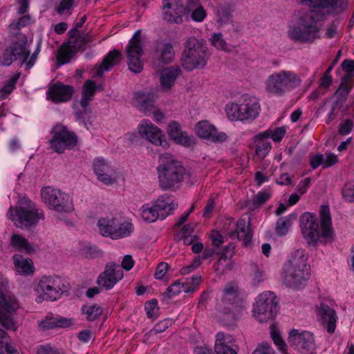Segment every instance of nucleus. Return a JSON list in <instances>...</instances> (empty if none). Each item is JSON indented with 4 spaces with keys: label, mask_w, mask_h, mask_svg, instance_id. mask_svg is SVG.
<instances>
[{
    "label": "nucleus",
    "mask_w": 354,
    "mask_h": 354,
    "mask_svg": "<svg viewBox=\"0 0 354 354\" xmlns=\"http://www.w3.org/2000/svg\"><path fill=\"white\" fill-rule=\"evenodd\" d=\"M307 257L303 250H297L283 268V283L288 287L299 289L304 286L310 277Z\"/></svg>",
    "instance_id": "nucleus-4"
},
{
    "label": "nucleus",
    "mask_w": 354,
    "mask_h": 354,
    "mask_svg": "<svg viewBox=\"0 0 354 354\" xmlns=\"http://www.w3.org/2000/svg\"><path fill=\"white\" fill-rule=\"evenodd\" d=\"M218 21L222 24L227 23L232 18L230 8L227 6H221L218 8Z\"/></svg>",
    "instance_id": "nucleus-52"
},
{
    "label": "nucleus",
    "mask_w": 354,
    "mask_h": 354,
    "mask_svg": "<svg viewBox=\"0 0 354 354\" xmlns=\"http://www.w3.org/2000/svg\"><path fill=\"white\" fill-rule=\"evenodd\" d=\"M342 196L349 202L354 201V185L346 183L342 190Z\"/></svg>",
    "instance_id": "nucleus-57"
},
{
    "label": "nucleus",
    "mask_w": 354,
    "mask_h": 354,
    "mask_svg": "<svg viewBox=\"0 0 354 354\" xmlns=\"http://www.w3.org/2000/svg\"><path fill=\"white\" fill-rule=\"evenodd\" d=\"M138 133L142 138H146L153 145L163 147L167 146V142L162 131L149 120L142 122L138 126Z\"/></svg>",
    "instance_id": "nucleus-21"
},
{
    "label": "nucleus",
    "mask_w": 354,
    "mask_h": 354,
    "mask_svg": "<svg viewBox=\"0 0 354 354\" xmlns=\"http://www.w3.org/2000/svg\"><path fill=\"white\" fill-rule=\"evenodd\" d=\"M8 216L15 227L21 230H30L35 227L39 220L45 218L43 210L37 208L27 197L21 198L15 207L10 206Z\"/></svg>",
    "instance_id": "nucleus-5"
},
{
    "label": "nucleus",
    "mask_w": 354,
    "mask_h": 354,
    "mask_svg": "<svg viewBox=\"0 0 354 354\" xmlns=\"http://www.w3.org/2000/svg\"><path fill=\"white\" fill-rule=\"evenodd\" d=\"M352 88L353 86L350 84V82L345 80H341L340 85L334 94L335 100L334 101L333 104H335V106L341 107L344 113H346L348 109V106H346L345 108H343V105L346 101L348 95Z\"/></svg>",
    "instance_id": "nucleus-31"
},
{
    "label": "nucleus",
    "mask_w": 354,
    "mask_h": 354,
    "mask_svg": "<svg viewBox=\"0 0 354 354\" xmlns=\"http://www.w3.org/2000/svg\"><path fill=\"white\" fill-rule=\"evenodd\" d=\"M12 260L17 272L21 275L26 276L33 273L34 266L30 259L15 254L12 256Z\"/></svg>",
    "instance_id": "nucleus-33"
},
{
    "label": "nucleus",
    "mask_w": 354,
    "mask_h": 354,
    "mask_svg": "<svg viewBox=\"0 0 354 354\" xmlns=\"http://www.w3.org/2000/svg\"><path fill=\"white\" fill-rule=\"evenodd\" d=\"M278 310V301L274 293L270 291L259 295L253 304V316L259 322L273 319Z\"/></svg>",
    "instance_id": "nucleus-10"
},
{
    "label": "nucleus",
    "mask_w": 354,
    "mask_h": 354,
    "mask_svg": "<svg viewBox=\"0 0 354 354\" xmlns=\"http://www.w3.org/2000/svg\"><path fill=\"white\" fill-rule=\"evenodd\" d=\"M37 354H64L59 349L50 344L40 345L37 348Z\"/></svg>",
    "instance_id": "nucleus-56"
},
{
    "label": "nucleus",
    "mask_w": 354,
    "mask_h": 354,
    "mask_svg": "<svg viewBox=\"0 0 354 354\" xmlns=\"http://www.w3.org/2000/svg\"><path fill=\"white\" fill-rule=\"evenodd\" d=\"M250 225V219L248 223L245 219H239L236 223L235 230L230 234V237H236L238 240L243 241L244 246H248L251 243L253 236V230Z\"/></svg>",
    "instance_id": "nucleus-26"
},
{
    "label": "nucleus",
    "mask_w": 354,
    "mask_h": 354,
    "mask_svg": "<svg viewBox=\"0 0 354 354\" xmlns=\"http://www.w3.org/2000/svg\"><path fill=\"white\" fill-rule=\"evenodd\" d=\"M10 245L16 250L24 251L28 254H31L35 252L32 245L22 235L13 234L10 238Z\"/></svg>",
    "instance_id": "nucleus-35"
},
{
    "label": "nucleus",
    "mask_w": 354,
    "mask_h": 354,
    "mask_svg": "<svg viewBox=\"0 0 354 354\" xmlns=\"http://www.w3.org/2000/svg\"><path fill=\"white\" fill-rule=\"evenodd\" d=\"M190 0H162L163 19L170 24H182L183 17L190 11Z\"/></svg>",
    "instance_id": "nucleus-14"
},
{
    "label": "nucleus",
    "mask_w": 354,
    "mask_h": 354,
    "mask_svg": "<svg viewBox=\"0 0 354 354\" xmlns=\"http://www.w3.org/2000/svg\"><path fill=\"white\" fill-rule=\"evenodd\" d=\"M158 309V301L156 299H153L145 304V310L147 315L149 318H156V315L154 313L155 309Z\"/></svg>",
    "instance_id": "nucleus-60"
},
{
    "label": "nucleus",
    "mask_w": 354,
    "mask_h": 354,
    "mask_svg": "<svg viewBox=\"0 0 354 354\" xmlns=\"http://www.w3.org/2000/svg\"><path fill=\"white\" fill-rule=\"evenodd\" d=\"M169 268V264L166 262H162L157 266L154 277L156 279H162Z\"/></svg>",
    "instance_id": "nucleus-63"
},
{
    "label": "nucleus",
    "mask_w": 354,
    "mask_h": 354,
    "mask_svg": "<svg viewBox=\"0 0 354 354\" xmlns=\"http://www.w3.org/2000/svg\"><path fill=\"white\" fill-rule=\"evenodd\" d=\"M271 337L275 345L277 346L278 349L283 354H287V346L284 341L283 340V339L281 338L280 334L275 330H272L271 332Z\"/></svg>",
    "instance_id": "nucleus-54"
},
{
    "label": "nucleus",
    "mask_w": 354,
    "mask_h": 354,
    "mask_svg": "<svg viewBox=\"0 0 354 354\" xmlns=\"http://www.w3.org/2000/svg\"><path fill=\"white\" fill-rule=\"evenodd\" d=\"M71 324V319L60 316L46 317L45 319L38 322L39 327L43 330L55 328H66Z\"/></svg>",
    "instance_id": "nucleus-32"
},
{
    "label": "nucleus",
    "mask_w": 354,
    "mask_h": 354,
    "mask_svg": "<svg viewBox=\"0 0 354 354\" xmlns=\"http://www.w3.org/2000/svg\"><path fill=\"white\" fill-rule=\"evenodd\" d=\"M301 82L300 77L290 71L274 73L266 82V90L271 93L282 95L291 89L298 87Z\"/></svg>",
    "instance_id": "nucleus-9"
},
{
    "label": "nucleus",
    "mask_w": 354,
    "mask_h": 354,
    "mask_svg": "<svg viewBox=\"0 0 354 354\" xmlns=\"http://www.w3.org/2000/svg\"><path fill=\"white\" fill-rule=\"evenodd\" d=\"M289 344L290 346L299 352L308 351L315 348L313 335L308 331L299 333L293 329L289 334Z\"/></svg>",
    "instance_id": "nucleus-18"
},
{
    "label": "nucleus",
    "mask_w": 354,
    "mask_h": 354,
    "mask_svg": "<svg viewBox=\"0 0 354 354\" xmlns=\"http://www.w3.org/2000/svg\"><path fill=\"white\" fill-rule=\"evenodd\" d=\"M19 75H15L11 77L4 86L0 89V100L6 98L15 87V84L18 80Z\"/></svg>",
    "instance_id": "nucleus-48"
},
{
    "label": "nucleus",
    "mask_w": 354,
    "mask_h": 354,
    "mask_svg": "<svg viewBox=\"0 0 354 354\" xmlns=\"http://www.w3.org/2000/svg\"><path fill=\"white\" fill-rule=\"evenodd\" d=\"M39 283H45L48 287L54 288L55 290L59 289V288H68V284L58 276H44Z\"/></svg>",
    "instance_id": "nucleus-44"
},
{
    "label": "nucleus",
    "mask_w": 354,
    "mask_h": 354,
    "mask_svg": "<svg viewBox=\"0 0 354 354\" xmlns=\"http://www.w3.org/2000/svg\"><path fill=\"white\" fill-rule=\"evenodd\" d=\"M37 290L41 291L44 299L48 301H55L59 299L64 293L68 292V288H59V289L51 286H48L45 283H39Z\"/></svg>",
    "instance_id": "nucleus-39"
},
{
    "label": "nucleus",
    "mask_w": 354,
    "mask_h": 354,
    "mask_svg": "<svg viewBox=\"0 0 354 354\" xmlns=\"http://www.w3.org/2000/svg\"><path fill=\"white\" fill-rule=\"evenodd\" d=\"M133 99L138 107L142 111H149L153 106L154 94L153 93L138 91L134 93Z\"/></svg>",
    "instance_id": "nucleus-34"
},
{
    "label": "nucleus",
    "mask_w": 354,
    "mask_h": 354,
    "mask_svg": "<svg viewBox=\"0 0 354 354\" xmlns=\"http://www.w3.org/2000/svg\"><path fill=\"white\" fill-rule=\"evenodd\" d=\"M235 245L234 243H229L227 246L224 247L221 250H218L217 254L220 255V261H226L232 257Z\"/></svg>",
    "instance_id": "nucleus-53"
},
{
    "label": "nucleus",
    "mask_w": 354,
    "mask_h": 354,
    "mask_svg": "<svg viewBox=\"0 0 354 354\" xmlns=\"http://www.w3.org/2000/svg\"><path fill=\"white\" fill-rule=\"evenodd\" d=\"M270 196L269 192H259L252 200L245 202V207L250 211H254L262 206L270 198Z\"/></svg>",
    "instance_id": "nucleus-40"
},
{
    "label": "nucleus",
    "mask_w": 354,
    "mask_h": 354,
    "mask_svg": "<svg viewBox=\"0 0 354 354\" xmlns=\"http://www.w3.org/2000/svg\"><path fill=\"white\" fill-rule=\"evenodd\" d=\"M118 218H102L97 222V226L100 234L104 236H108L113 239V234L116 230Z\"/></svg>",
    "instance_id": "nucleus-37"
},
{
    "label": "nucleus",
    "mask_w": 354,
    "mask_h": 354,
    "mask_svg": "<svg viewBox=\"0 0 354 354\" xmlns=\"http://www.w3.org/2000/svg\"><path fill=\"white\" fill-rule=\"evenodd\" d=\"M126 53L129 69L134 73H140L143 70L144 65L141 59L143 55L141 30H136L129 40L126 48Z\"/></svg>",
    "instance_id": "nucleus-15"
},
{
    "label": "nucleus",
    "mask_w": 354,
    "mask_h": 354,
    "mask_svg": "<svg viewBox=\"0 0 354 354\" xmlns=\"http://www.w3.org/2000/svg\"><path fill=\"white\" fill-rule=\"evenodd\" d=\"M174 57V52L171 44L160 42L158 44L154 53L153 66L157 69H161L165 65L171 62Z\"/></svg>",
    "instance_id": "nucleus-22"
},
{
    "label": "nucleus",
    "mask_w": 354,
    "mask_h": 354,
    "mask_svg": "<svg viewBox=\"0 0 354 354\" xmlns=\"http://www.w3.org/2000/svg\"><path fill=\"white\" fill-rule=\"evenodd\" d=\"M225 111L231 120H253L259 115L260 105L257 97L244 95L239 103L227 104Z\"/></svg>",
    "instance_id": "nucleus-8"
},
{
    "label": "nucleus",
    "mask_w": 354,
    "mask_h": 354,
    "mask_svg": "<svg viewBox=\"0 0 354 354\" xmlns=\"http://www.w3.org/2000/svg\"><path fill=\"white\" fill-rule=\"evenodd\" d=\"M27 44V37L20 35L17 41H13L11 45L4 50L2 56L0 57V64L8 66L17 60L24 63L30 55Z\"/></svg>",
    "instance_id": "nucleus-13"
},
{
    "label": "nucleus",
    "mask_w": 354,
    "mask_h": 354,
    "mask_svg": "<svg viewBox=\"0 0 354 354\" xmlns=\"http://www.w3.org/2000/svg\"><path fill=\"white\" fill-rule=\"evenodd\" d=\"M74 31L70 30L68 32V41L63 43L57 51L56 58L59 65L68 63L77 53L84 51L86 46L94 40V37L88 32L76 33Z\"/></svg>",
    "instance_id": "nucleus-7"
},
{
    "label": "nucleus",
    "mask_w": 354,
    "mask_h": 354,
    "mask_svg": "<svg viewBox=\"0 0 354 354\" xmlns=\"http://www.w3.org/2000/svg\"><path fill=\"white\" fill-rule=\"evenodd\" d=\"M180 280L176 281L167 288L165 295H166L169 299L177 295L180 292Z\"/></svg>",
    "instance_id": "nucleus-59"
},
{
    "label": "nucleus",
    "mask_w": 354,
    "mask_h": 354,
    "mask_svg": "<svg viewBox=\"0 0 354 354\" xmlns=\"http://www.w3.org/2000/svg\"><path fill=\"white\" fill-rule=\"evenodd\" d=\"M219 319L222 324L231 326L235 321V315L230 308H224Z\"/></svg>",
    "instance_id": "nucleus-49"
},
{
    "label": "nucleus",
    "mask_w": 354,
    "mask_h": 354,
    "mask_svg": "<svg viewBox=\"0 0 354 354\" xmlns=\"http://www.w3.org/2000/svg\"><path fill=\"white\" fill-rule=\"evenodd\" d=\"M10 337L0 328V354H18L17 351L10 344Z\"/></svg>",
    "instance_id": "nucleus-41"
},
{
    "label": "nucleus",
    "mask_w": 354,
    "mask_h": 354,
    "mask_svg": "<svg viewBox=\"0 0 354 354\" xmlns=\"http://www.w3.org/2000/svg\"><path fill=\"white\" fill-rule=\"evenodd\" d=\"M331 72V67H328L324 73L323 77L321 78L319 87L328 88L333 82L332 76L330 75Z\"/></svg>",
    "instance_id": "nucleus-61"
},
{
    "label": "nucleus",
    "mask_w": 354,
    "mask_h": 354,
    "mask_svg": "<svg viewBox=\"0 0 354 354\" xmlns=\"http://www.w3.org/2000/svg\"><path fill=\"white\" fill-rule=\"evenodd\" d=\"M214 351L216 354H237L239 346L232 342L231 336L219 332L216 335Z\"/></svg>",
    "instance_id": "nucleus-25"
},
{
    "label": "nucleus",
    "mask_w": 354,
    "mask_h": 354,
    "mask_svg": "<svg viewBox=\"0 0 354 354\" xmlns=\"http://www.w3.org/2000/svg\"><path fill=\"white\" fill-rule=\"evenodd\" d=\"M196 131L198 136L214 143H222L227 140L228 136L207 120L200 121L196 124Z\"/></svg>",
    "instance_id": "nucleus-19"
},
{
    "label": "nucleus",
    "mask_w": 354,
    "mask_h": 354,
    "mask_svg": "<svg viewBox=\"0 0 354 354\" xmlns=\"http://www.w3.org/2000/svg\"><path fill=\"white\" fill-rule=\"evenodd\" d=\"M304 5L313 9L324 10L326 17L338 15L348 9V0H301Z\"/></svg>",
    "instance_id": "nucleus-16"
},
{
    "label": "nucleus",
    "mask_w": 354,
    "mask_h": 354,
    "mask_svg": "<svg viewBox=\"0 0 354 354\" xmlns=\"http://www.w3.org/2000/svg\"><path fill=\"white\" fill-rule=\"evenodd\" d=\"M142 217L145 221L152 223L160 218V215L153 205L145 204L142 207Z\"/></svg>",
    "instance_id": "nucleus-45"
},
{
    "label": "nucleus",
    "mask_w": 354,
    "mask_h": 354,
    "mask_svg": "<svg viewBox=\"0 0 354 354\" xmlns=\"http://www.w3.org/2000/svg\"><path fill=\"white\" fill-rule=\"evenodd\" d=\"M153 206L160 215V218L164 219L177 208L178 204L174 203L169 195L165 194L158 198Z\"/></svg>",
    "instance_id": "nucleus-27"
},
{
    "label": "nucleus",
    "mask_w": 354,
    "mask_h": 354,
    "mask_svg": "<svg viewBox=\"0 0 354 354\" xmlns=\"http://www.w3.org/2000/svg\"><path fill=\"white\" fill-rule=\"evenodd\" d=\"M190 3H191V6H190L191 11L189 13H191L192 19L194 21H198V22H201V21H203V19L206 17V12L204 10V8L202 6H199V7H197L194 9V8L195 6L194 4L191 1H190Z\"/></svg>",
    "instance_id": "nucleus-50"
},
{
    "label": "nucleus",
    "mask_w": 354,
    "mask_h": 354,
    "mask_svg": "<svg viewBox=\"0 0 354 354\" xmlns=\"http://www.w3.org/2000/svg\"><path fill=\"white\" fill-rule=\"evenodd\" d=\"M342 70L346 73L341 80H345L350 82L351 79L354 76V61L352 59H345L342 63Z\"/></svg>",
    "instance_id": "nucleus-47"
},
{
    "label": "nucleus",
    "mask_w": 354,
    "mask_h": 354,
    "mask_svg": "<svg viewBox=\"0 0 354 354\" xmlns=\"http://www.w3.org/2000/svg\"><path fill=\"white\" fill-rule=\"evenodd\" d=\"M50 148L57 153H62L66 149H72L77 145V136L63 124L55 125L50 131Z\"/></svg>",
    "instance_id": "nucleus-12"
},
{
    "label": "nucleus",
    "mask_w": 354,
    "mask_h": 354,
    "mask_svg": "<svg viewBox=\"0 0 354 354\" xmlns=\"http://www.w3.org/2000/svg\"><path fill=\"white\" fill-rule=\"evenodd\" d=\"M93 170L98 180L103 183L109 185L113 182L115 171L105 159L95 158L93 161Z\"/></svg>",
    "instance_id": "nucleus-24"
},
{
    "label": "nucleus",
    "mask_w": 354,
    "mask_h": 354,
    "mask_svg": "<svg viewBox=\"0 0 354 354\" xmlns=\"http://www.w3.org/2000/svg\"><path fill=\"white\" fill-rule=\"evenodd\" d=\"M160 187L163 190L179 188L188 173L182 162L174 159L171 154H162L157 167Z\"/></svg>",
    "instance_id": "nucleus-3"
},
{
    "label": "nucleus",
    "mask_w": 354,
    "mask_h": 354,
    "mask_svg": "<svg viewBox=\"0 0 354 354\" xmlns=\"http://www.w3.org/2000/svg\"><path fill=\"white\" fill-rule=\"evenodd\" d=\"M268 137L266 133H259L257 136V139L259 140V142L256 146V153L257 156L264 158L270 151L271 149V144L270 142L263 141V139Z\"/></svg>",
    "instance_id": "nucleus-43"
},
{
    "label": "nucleus",
    "mask_w": 354,
    "mask_h": 354,
    "mask_svg": "<svg viewBox=\"0 0 354 354\" xmlns=\"http://www.w3.org/2000/svg\"><path fill=\"white\" fill-rule=\"evenodd\" d=\"M297 218V213H291L287 216L280 217L276 223V234L279 236H284L288 233L289 228L292 223L296 221Z\"/></svg>",
    "instance_id": "nucleus-38"
},
{
    "label": "nucleus",
    "mask_w": 354,
    "mask_h": 354,
    "mask_svg": "<svg viewBox=\"0 0 354 354\" xmlns=\"http://www.w3.org/2000/svg\"><path fill=\"white\" fill-rule=\"evenodd\" d=\"M167 133L171 139L176 143L189 147L191 145V138L185 132H183L178 123L172 122L168 125Z\"/></svg>",
    "instance_id": "nucleus-29"
},
{
    "label": "nucleus",
    "mask_w": 354,
    "mask_h": 354,
    "mask_svg": "<svg viewBox=\"0 0 354 354\" xmlns=\"http://www.w3.org/2000/svg\"><path fill=\"white\" fill-rule=\"evenodd\" d=\"M41 197L50 209L57 212L70 213L74 209L70 196L52 187H43L41 190Z\"/></svg>",
    "instance_id": "nucleus-11"
},
{
    "label": "nucleus",
    "mask_w": 354,
    "mask_h": 354,
    "mask_svg": "<svg viewBox=\"0 0 354 354\" xmlns=\"http://www.w3.org/2000/svg\"><path fill=\"white\" fill-rule=\"evenodd\" d=\"M252 271L253 272L252 284L254 286H258L263 281V272L260 270L257 264L252 266Z\"/></svg>",
    "instance_id": "nucleus-55"
},
{
    "label": "nucleus",
    "mask_w": 354,
    "mask_h": 354,
    "mask_svg": "<svg viewBox=\"0 0 354 354\" xmlns=\"http://www.w3.org/2000/svg\"><path fill=\"white\" fill-rule=\"evenodd\" d=\"M212 245L215 250L219 248L223 243V236L219 232L215 231L210 235Z\"/></svg>",
    "instance_id": "nucleus-62"
},
{
    "label": "nucleus",
    "mask_w": 354,
    "mask_h": 354,
    "mask_svg": "<svg viewBox=\"0 0 354 354\" xmlns=\"http://www.w3.org/2000/svg\"><path fill=\"white\" fill-rule=\"evenodd\" d=\"M100 86H97L92 80H86L82 87V97L80 102L82 108H86L89 102L93 100V97L97 89Z\"/></svg>",
    "instance_id": "nucleus-36"
},
{
    "label": "nucleus",
    "mask_w": 354,
    "mask_h": 354,
    "mask_svg": "<svg viewBox=\"0 0 354 354\" xmlns=\"http://www.w3.org/2000/svg\"><path fill=\"white\" fill-rule=\"evenodd\" d=\"M171 324L172 320L171 319H165L156 324L153 328L151 330V332L154 334L162 333L170 326H171Z\"/></svg>",
    "instance_id": "nucleus-58"
},
{
    "label": "nucleus",
    "mask_w": 354,
    "mask_h": 354,
    "mask_svg": "<svg viewBox=\"0 0 354 354\" xmlns=\"http://www.w3.org/2000/svg\"><path fill=\"white\" fill-rule=\"evenodd\" d=\"M74 93L72 86L57 82L51 85L46 92V99L55 104L64 103L69 101Z\"/></svg>",
    "instance_id": "nucleus-20"
},
{
    "label": "nucleus",
    "mask_w": 354,
    "mask_h": 354,
    "mask_svg": "<svg viewBox=\"0 0 354 354\" xmlns=\"http://www.w3.org/2000/svg\"><path fill=\"white\" fill-rule=\"evenodd\" d=\"M181 74L179 67H169L160 73V85L164 91H167L174 85L176 78Z\"/></svg>",
    "instance_id": "nucleus-28"
},
{
    "label": "nucleus",
    "mask_w": 354,
    "mask_h": 354,
    "mask_svg": "<svg viewBox=\"0 0 354 354\" xmlns=\"http://www.w3.org/2000/svg\"><path fill=\"white\" fill-rule=\"evenodd\" d=\"M252 354H272V350L268 343L265 342L257 347Z\"/></svg>",
    "instance_id": "nucleus-64"
},
{
    "label": "nucleus",
    "mask_w": 354,
    "mask_h": 354,
    "mask_svg": "<svg viewBox=\"0 0 354 354\" xmlns=\"http://www.w3.org/2000/svg\"><path fill=\"white\" fill-rule=\"evenodd\" d=\"M122 57L121 53L118 50H111L103 59L100 68L96 71V75L102 76L104 71H109L111 67L118 65Z\"/></svg>",
    "instance_id": "nucleus-30"
},
{
    "label": "nucleus",
    "mask_w": 354,
    "mask_h": 354,
    "mask_svg": "<svg viewBox=\"0 0 354 354\" xmlns=\"http://www.w3.org/2000/svg\"><path fill=\"white\" fill-rule=\"evenodd\" d=\"M319 216L321 227L316 214L307 212L300 216L302 234L309 245H315L320 237L330 238L333 235L332 220L328 205L321 206Z\"/></svg>",
    "instance_id": "nucleus-2"
},
{
    "label": "nucleus",
    "mask_w": 354,
    "mask_h": 354,
    "mask_svg": "<svg viewBox=\"0 0 354 354\" xmlns=\"http://www.w3.org/2000/svg\"><path fill=\"white\" fill-rule=\"evenodd\" d=\"M208 58L209 53L205 40L192 37L186 41L181 63L187 71L203 68L206 66Z\"/></svg>",
    "instance_id": "nucleus-6"
},
{
    "label": "nucleus",
    "mask_w": 354,
    "mask_h": 354,
    "mask_svg": "<svg viewBox=\"0 0 354 354\" xmlns=\"http://www.w3.org/2000/svg\"><path fill=\"white\" fill-rule=\"evenodd\" d=\"M123 278V270L114 262L108 263L104 270L98 276L97 283L102 288L111 290Z\"/></svg>",
    "instance_id": "nucleus-17"
},
{
    "label": "nucleus",
    "mask_w": 354,
    "mask_h": 354,
    "mask_svg": "<svg viewBox=\"0 0 354 354\" xmlns=\"http://www.w3.org/2000/svg\"><path fill=\"white\" fill-rule=\"evenodd\" d=\"M317 312L322 325L326 328L328 333H333L337 322L335 310L324 302H322L317 307Z\"/></svg>",
    "instance_id": "nucleus-23"
},
{
    "label": "nucleus",
    "mask_w": 354,
    "mask_h": 354,
    "mask_svg": "<svg viewBox=\"0 0 354 354\" xmlns=\"http://www.w3.org/2000/svg\"><path fill=\"white\" fill-rule=\"evenodd\" d=\"M210 43L212 46L218 50H226L227 44L223 38L221 33H213L209 39Z\"/></svg>",
    "instance_id": "nucleus-51"
},
{
    "label": "nucleus",
    "mask_w": 354,
    "mask_h": 354,
    "mask_svg": "<svg viewBox=\"0 0 354 354\" xmlns=\"http://www.w3.org/2000/svg\"><path fill=\"white\" fill-rule=\"evenodd\" d=\"M326 19L324 10L309 8L300 10L295 23L289 26L288 36L295 42L312 44L320 39V32Z\"/></svg>",
    "instance_id": "nucleus-1"
},
{
    "label": "nucleus",
    "mask_w": 354,
    "mask_h": 354,
    "mask_svg": "<svg viewBox=\"0 0 354 354\" xmlns=\"http://www.w3.org/2000/svg\"><path fill=\"white\" fill-rule=\"evenodd\" d=\"M82 313L86 315L88 321H94L102 313V309L97 305L84 306L82 308Z\"/></svg>",
    "instance_id": "nucleus-46"
},
{
    "label": "nucleus",
    "mask_w": 354,
    "mask_h": 354,
    "mask_svg": "<svg viewBox=\"0 0 354 354\" xmlns=\"http://www.w3.org/2000/svg\"><path fill=\"white\" fill-rule=\"evenodd\" d=\"M133 230V225L131 223H121L118 219L116 230L113 234V239H119L128 236Z\"/></svg>",
    "instance_id": "nucleus-42"
}]
</instances>
